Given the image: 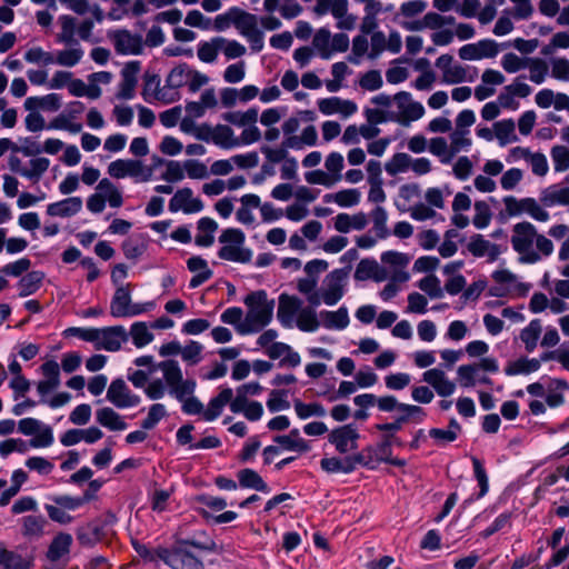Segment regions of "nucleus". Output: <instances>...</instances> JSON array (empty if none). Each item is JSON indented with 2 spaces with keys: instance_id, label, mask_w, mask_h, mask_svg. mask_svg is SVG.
<instances>
[{
  "instance_id": "52",
  "label": "nucleus",
  "mask_w": 569,
  "mask_h": 569,
  "mask_svg": "<svg viewBox=\"0 0 569 569\" xmlns=\"http://www.w3.org/2000/svg\"><path fill=\"white\" fill-rule=\"evenodd\" d=\"M293 408L299 419L306 420L311 417L322 418L327 415L326 408L320 402L305 403L301 400H295Z\"/></svg>"
},
{
  "instance_id": "4",
  "label": "nucleus",
  "mask_w": 569,
  "mask_h": 569,
  "mask_svg": "<svg viewBox=\"0 0 569 569\" xmlns=\"http://www.w3.org/2000/svg\"><path fill=\"white\" fill-rule=\"evenodd\" d=\"M150 375V382L144 388L150 399H160L166 393L178 398V362L176 360L168 359L159 362L156 367H151Z\"/></svg>"
},
{
  "instance_id": "43",
  "label": "nucleus",
  "mask_w": 569,
  "mask_h": 569,
  "mask_svg": "<svg viewBox=\"0 0 569 569\" xmlns=\"http://www.w3.org/2000/svg\"><path fill=\"white\" fill-rule=\"evenodd\" d=\"M26 166L24 172H21V177L28 179L32 183H38L42 176L48 171L50 160L44 157H36L29 160Z\"/></svg>"
},
{
  "instance_id": "9",
  "label": "nucleus",
  "mask_w": 569,
  "mask_h": 569,
  "mask_svg": "<svg viewBox=\"0 0 569 569\" xmlns=\"http://www.w3.org/2000/svg\"><path fill=\"white\" fill-rule=\"evenodd\" d=\"M146 305L132 303L129 284L119 286L110 302V313L114 318H129L146 312Z\"/></svg>"
},
{
  "instance_id": "63",
  "label": "nucleus",
  "mask_w": 569,
  "mask_h": 569,
  "mask_svg": "<svg viewBox=\"0 0 569 569\" xmlns=\"http://www.w3.org/2000/svg\"><path fill=\"white\" fill-rule=\"evenodd\" d=\"M0 566L4 569H28L22 557L0 546Z\"/></svg>"
},
{
  "instance_id": "64",
  "label": "nucleus",
  "mask_w": 569,
  "mask_h": 569,
  "mask_svg": "<svg viewBox=\"0 0 569 569\" xmlns=\"http://www.w3.org/2000/svg\"><path fill=\"white\" fill-rule=\"evenodd\" d=\"M556 172H563L569 169V149L565 146H555L550 151Z\"/></svg>"
},
{
  "instance_id": "49",
  "label": "nucleus",
  "mask_w": 569,
  "mask_h": 569,
  "mask_svg": "<svg viewBox=\"0 0 569 569\" xmlns=\"http://www.w3.org/2000/svg\"><path fill=\"white\" fill-rule=\"evenodd\" d=\"M541 331L542 327L539 319L531 320L528 326L520 331V340L523 342L528 352H532L537 348Z\"/></svg>"
},
{
  "instance_id": "57",
  "label": "nucleus",
  "mask_w": 569,
  "mask_h": 569,
  "mask_svg": "<svg viewBox=\"0 0 569 569\" xmlns=\"http://www.w3.org/2000/svg\"><path fill=\"white\" fill-rule=\"evenodd\" d=\"M493 128L495 134L502 146L517 141V136L515 134L516 126L513 120L503 119L496 122Z\"/></svg>"
},
{
  "instance_id": "18",
  "label": "nucleus",
  "mask_w": 569,
  "mask_h": 569,
  "mask_svg": "<svg viewBox=\"0 0 569 569\" xmlns=\"http://www.w3.org/2000/svg\"><path fill=\"white\" fill-rule=\"evenodd\" d=\"M110 38L118 53L138 54L141 52L142 37L139 34H132L128 30H118L114 31Z\"/></svg>"
},
{
  "instance_id": "36",
  "label": "nucleus",
  "mask_w": 569,
  "mask_h": 569,
  "mask_svg": "<svg viewBox=\"0 0 569 569\" xmlns=\"http://www.w3.org/2000/svg\"><path fill=\"white\" fill-rule=\"evenodd\" d=\"M211 143L221 149L231 150L238 148L233 130L227 124H217L212 127Z\"/></svg>"
},
{
  "instance_id": "61",
  "label": "nucleus",
  "mask_w": 569,
  "mask_h": 569,
  "mask_svg": "<svg viewBox=\"0 0 569 569\" xmlns=\"http://www.w3.org/2000/svg\"><path fill=\"white\" fill-rule=\"evenodd\" d=\"M147 246L140 238H128L122 243L123 254L127 259L137 261L146 251Z\"/></svg>"
},
{
  "instance_id": "35",
  "label": "nucleus",
  "mask_w": 569,
  "mask_h": 569,
  "mask_svg": "<svg viewBox=\"0 0 569 569\" xmlns=\"http://www.w3.org/2000/svg\"><path fill=\"white\" fill-rule=\"evenodd\" d=\"M72 536L67 532H59L50 542L47 558L54 562L70 552Z\"/></svg>"
},
{
  "instance_id": "39",
  "label": "nucleus",
  "mask_w": 569,
  "mask_h": 569,
  "mask_svg": "<svg viewBox=\"0 0 569 569\" xmlns=\"http://www.w3.org/2000/svg\"><path fill=\"white\" fill-rule=\"evenodd\" d=\"M553 291L558 298L549 300L548 308L553 313H561L568 309V305L563 299H569V279L556 280L553 282Z\"/></svg>"
},
{
  "instance_id": "42",
  "label": "nucleus",
  "mask_w": 569,
  "mask_h": 569,
  "mask_svg": "<svg viewBox=\"0 0 569 569\" xmlns=\"http://www.w3.org/2000/svg\"><path fill=\"white\" fill-rule=\"evenodd\" d=\"M318 141V132L315 126L306 127L300 136L286 138V146L292 150H302L305 147H313Z\"/></svg>"
},
{
  "instance_id": "53",
  "label": "nucleus",
  "mask_w": 569,
  "mask_h": 569,
  "mask_svg": "<svg viewBox=\"0 0 569 569\" xmlns=\"http://www.w3.org/2000/svg\"><path fill=\"white\" fill-rule=\"evenodd\" d=\"M131 337L137 348H143L153 340V335L146 322L138 321L132 323L128 337Z\"/></svg>"
},
{
  "instance_id": "32",
  "label": "nucleus",
  "mask_w": 569,
  "mask_h": 569,
  "mask_svg": "<svg viewBox=\"0 0 569 569\" xmlns=\"http://www.w3.org/2000/svg\"><path fill=\"white\" fill-rule=\"evenodd\" d=\"M96 420L100 426L111 431H122L128 428V425L123 418L110 407L98 409L96 411Z\"/></svg>"
},
{
  "instance_id": "17",
  "label": "nucleus",
  "mask_w": 569,
  "mask_h": 569,
  "mask_svg": "<svg viewBox=\"0 0 569 569\" xmlns=\"http://www.w3.org/2000/svg\"><path fill=\"white\" fill-rule=\"evenodd\" d=\"M422 380L430 385L438 396L449 397L456 391V383L451 381L440 368H432L422 373Z\"/></svg>"
},
{
  "instance_id": "11",
  "label": "nucleus",
  "mask_w": 569,
  "mask_h": 569,
  "mask_svg": "<svg viewBox=\"0 0 569 569\" xmlns=\"http://www.w3.org/2000/svg\"><path fill=\"white\" fill-rule=\"evenodd\" d=\"M348 270L335 269L327 274L322 289V301L327 306L337 305L345 296Z\"/></svg>"
},
{
  "instance_id": "1",
  "label": "nucleus",
  "mask_w": 569,
  "mask_h": 569,
  "mask_svg": "<svg viewBox=\"0 0 569 569\" xmlns=\"http://www.w3.org/2000/svg\"><path fill=\"white\" fill-rule=\"evenodd\" d=\"M510 243L519 254L521 263H537L553 252L552 241L538 233L536 226L528 221L518 222L512 227Z\"/></svg>"
},
{
  "instance_id": "10",
  "label": "nucleus",
  "mask_w": 569,
  "mask_h": 569,
  "mask_svg": "<svg viewBox=\"0 0 569 569\" xmlns=\"http://www.w3.org/2000/svg\"><path fill=\"white\" fill-rule=\"evenodd\" d=\"M393 100L398 108V111L395 112L393 121L406 126L423 117V106L418 101H413L411 93L400 91L393 96Z\"/></svg>"
},
{
  "instance_id": "25",
  "label": "nucleus",
  "mask_w": 569,
  "mask_h": 569,
  "mask_svg": "<svg viewBox=\"0 0 569 569\" xmlns=\"http://www.w3.org/2000/svg\"><path fill=\"white\" fill-rule=\"evenodd\" d=\"M273 441L286 451L305 453L311 449L309 442L300 436L297 428L291 429L288 435L276 436Z\"/></svg>"
},
{
  "instance_id": "8",
  "label": "nucleus",
  "mask_w": 569,
  "mask_h": 569,
  "mask_svg": "<svg viewBox=\"0 0 569 569\" xmlns=\"http://www.w3.org/2000/svg\"><path fill=\"white\" fill-rule=\"evenodd\" d=\"M360 432L356 423L338 426L328 432V442L340 455H347L358 449Z\"/></svg>"
},
{
  "instance_id": "55",
  "label": "nucleus",
  "mask_w": 569,
  "mask_h": 569,
  "mask_svg": "<svg viewBox=\"0 0 569 569\" xmlns=\"http://www.w3.org/2000/svg\"><path fill=\"white\" fill-rule=\"evenodd\" d=\"M312 46L322 59H329L332 56L331 33L328 29H319L312 39Z\"/></svg>"
},
{
  "instance_id": "19",
  "label": "nucleus",
  "mask_w": 569,
  "mask_h": 569,
  "mask_svg": "<svg viewBox=\"0 0 569 569\" xmlns=\"http://www.w3.org/2000/svg\"><path fill=\"white\" fill-rule=\"evenodd\" d=\"M20 532L29 541L39 540L46 535L47 519L42 515H28L19 519Z\"/></svg>"
},
{
  "instance_id": "31",
  "label": "nucleus",
  "mask_w": 569,
  "mask_h": 569,
  "mask_svg": "<svg viewBox=\"0 0 569 569\" xmlns=\"http://www.w3.org/2000/svg\"><path fill=\"white\" fill-rule=\"evenodd\" d=\"M478 78V69L476 67L462 66L453 63L446 72L442 82L447 84H456L461 82H473Z\"/></svg>"
},
{
  "instance_id": "46",
  "label": "nucleus",
  "mask_w": 569,
  "mask_h": 569,
  "mask_svg": "<svg viewBox=\"0 0 569 569\" xmlns=\"http://www.w3.org/2000/svg\"><path fill=\"white\" fill-rule=\"evenodd\" d=\"M258 108H249L246 111H229L222 114V119L237 127L254 124L258 120Z\"/></svg>"
},
{
  "instance_id": "44",
  "label": "nucleus",
  "mask_w": 569,
  "mask_h": 569,
  "mask_svg": "<svg viewBox=\"0 0 569 569\" xmlns=\"http://www.w3.org/2000/svg\"><path fill=\"white\" fill-rule=\"evenodd\" d=\"M361 193L358 189H346L336 193H327L323 201L335 202L341 208H350L359 203Z\"/></svg>"
},
{
  "instance_id": "21",
  "label": "nucleus",
  "mask_w": 569,
  "mask_h": 569,
  "mask_svg": "<svg viewBox=\"0 0 569 569\" xmlns=\"http://www.w3.org/2000/svg\"><path fill=\"white\" fill-rule=\"evenodd\" d=\"M468 250L475 257H487L489 262L496 261L501 253L497 243L485 239L481 234H476L470 239Z\"/></svg>"
},
{
  "instance_id": "48",
  "label": "nucleus",
  "mask_w": 569,
  "mask_h": 569,
  "mask_svg": "<svg viewBox=\"0 0 569 569\" xmlns=\"http://www.w3.org/2000/svg\"><path fill=\"white\" fill-rule=\"evenodd\" d=\"M217 222L208 217H203L198 221V233L194 238L196 244L200 247H209L213 242V232L217 230Z\"/></svg>"
},
{
  "instance_id": "26",
  "label": "nucleus",
  "mask_w": 569,
  "mask_h": 569,
  "mask_svg": "<svg viewBox=\"0 0 569 569\" xmlns=\"http://www.w3.org/2000/svg\"><path fill=\"white\" fill-rule=\"evenodd\" d=\"M233 400V391L231 388L226 387L221 389V391L213 397L208 407L203 411V420L213 421L216 420L222 412L223 408Z\"/></svg>"
},
{
  "instance_id": "45",
  "label": "nucleus",
  "mask_w": 569,
  "mask_h": 569,
  "mask_svg": "<svg viewBox=\"0 0 569 569\" xmlns=\"http://www.w3.org/2000/svg\"><path fill=\"white\" fill-rule=\"evenodd\" d=\"M469 130H455L450 136V151L447 157L441 159V162L447 164L451 161L453 156L462 150H468L471 146V139L468 137Z\"/></svg>"
},
{
  "instance_id": "29",
  "label": "nucleus",
  "mask_w": 569,
  "mask_h": 569,
  "mask_svg": "<svg viewBox=\"0 0 569 569\" xmlns=\"http://www.w3.org/2000/svg\"><path fill=\"white\" fill-rule=\"evenodd\" d=\"M188 269L194 273L190 279L189 288L194 289L208 281L212 277V271L208 262L201 257H191L187 261Z\"/></svg>"
},
{
  "instance_id": "30",
  "label": "nucleus",
  "mask_w": 569,
  "mask_h": 569,
  "mask_svg": "<svg viewBox=\"0 0 569 569\" xmlns=\"http://www.w3.org/2000/svg\"><path fill=\"white\" fill-rule=\"evenodd\" d=\"M67 48L58 50L53 54V63L72 68L77 66L84 56V50L80 43H68Z\"/></svg>"
},
{
  "instance_id": "58",
  "label": "nucleus",
  "mask_w": 569,
  "mask_h": 569,
  "mask_svg": "<svg viewBox=\"0 0 569 569\" xmlns=\"http://www.w3.org/2000/svg\"><path fill=\"white\" fill-rule=\"evenodd\" d=\"M471 460L475 479L477 480L479 487V492L477 493L476 499H481L489 491V478L481 460L476 457H472Z\"/></svg>"
},
{
  "instance_id": "15",
  "label": "nucleus",
  "mask_w": 569,
  "mask_h": 569,
  "mask_svg": "<svg viewBox=\"0 0 569 569\" xmlns=\"http://www.w3.org/2000/svg\"><path fill=\"white\" fill-rule=\"evenodd\" d=\"M302 303V300L296 296H289L287 293L279 296L277 318L282 327L292 328L295 326V320Z\"/></svg>"
},
{
  "instance_id": "20",
  "label": "nucleus",
  "mask_w": 569,
  "mask_h": 569,
  "mask_svg": "<svg viewBox=\"0 0 569 569\" xmlns=\"http://www.w3.org/2000/svg\"><path fill=\"white\" fill-rule=\"evenodd\" d=\"M82 199L80 197H69L47 206V214L50 217L70 218L82 210Z\"/></svg>"
},
{
  "instance_id": "12",
  "label": "nucleus",
  "mask_w": 569,
  "mask_h": 569,
  "mask_svg": "<svg viewBox=\"0 0 569 569\" xmlns=\"http://www.w3.org/2000/svg\"><path fill=\"white\" fill-rule=\"evenodd\" d=\"M106 398L118 409L132 408L140 403V397L132 393L121 378L111 381Z\"/></svg>"
},
{
  "instance_id": "6",
  "label": "nucleus",
  "mask_w": 569,
  "mask_h": 569,
  "mask_svg": "<svg viewBox=\"0 0 569 569\" xmlns=\"http://www.w3.org/2000/svg\"><path fill=\"white\" fill-rule=\"evenodd\" d=\"M246 237L240 229L228 228L222 231L219 242L222 244L218 257L222 260L248 263L252 258V251L243 247Z\"/></svg>"
},
{
  "instance_id": "7",
  "label": "nucleus",
  "mask_w": 569,
  "mask_h": 569,
  "mask_svg": "<svg viewBox=\"0 0 569 569\" xmlns=\"http://www.w3.org/2000/svg\"><path fill=\"white\" fill-rule=\"evenodd\" d=\"M127 177L138 178L143 177V180H148L152 172L158 170L160 167H166V171L161 173V177L169 181L174 182L178 180V162L168 161L158 156H152L151 166L144 167L140 160L124 159Z\"/></svg>"
},
{
  "instance_id": "41",
  "label": "nucleus",
  "mask_w": 569,
  "mask_h": 569,
  "mask_svg": "<svg viewBox=\"0 0 569 569\" xmlns=\"http://www.w3.org/2000/svg\"><path fill=\"white\" fill-rule=\"evenodd\" d=\"M295 326L303 332H315L321 326L317 312L311 307H301L295 320Z\"/></svg>"
},
{
  "instance_id": "50",
  "label": "nucleus",
  "mask_w": 569,
  "mask_h": 569,
  "mask_svg": "<svg viewBox=\"0 0 569 569\" xmlns=\"http://www.w3.org/2000/svg\"><path fill=\"white\" fill-rule=\"evenodd\" d=\"M44 274L41 271L27 272L18 282L19 296L28 297L33 295L42 284Z\"/></svg>"
},
{
  "instance_id": "16",
  "label": "nucleus",
  "mask_w": 569,
  "mask_h": 569,
  "mask_svg": "<svg viewBox=\"0 0 569 569\" xmlns=\"http://www.w3.org/2000/svg\"><path fill=\"white\" fill-rule=\"evenodd\" d=\"M140 62H128L121 70V81L116 97L120 100H131L136 94Z\"/></svg>"
},
{
  "instance_id": "3",
  "label": "nucleus",
  "mask_w": 569,
  "mask_h": 569,
  "mask_svg": "<svg viewBox=\"0 0 569 569\" xmlns=\"http://www.w3.org/2000/svg\"><path fill=\"white\" fill-rule=\"evenodd\" d=\"M217 550L216 541L206 530L180 538V569H204L202 556Z\"/></svg>"
},
{
  "instance_id": "34",
  "label": "nucleus",
  "mask_w": 569,
  "mask_h": 569,
  "mask_svg": "<svg viewBox=\"0 0 569 569\" xmlns=\"http://www.w3.org/2000/svg\"><path fill=\"white\" fill-rule=\"evenodd\" d=\"M237 478L241 488L253 489L263 493L271 491L268 483L262 477L253 469L244 468L238 471Z\"/></svg>"
},
{
  "instance_id": "37",
  "label": "nucleus",
  "mask_w": 569,
  "mask_h": 569,
  "mask_svg": "<svg viewBox=\"0 0 569 569\" xmlns=\"http://www.w3.org/2000/svg\"><path fill=\"white\" fill-rule=\"evenodd\" d=\"M209 78L198 71L184 70V66L180 64V87H184L191 94L198 92L204 84H207Z\"/></svg>"
},
{
  "instance_id": "59",
  "label": "nucleus",
  "mask_w": 569,
  "mask_h": 569,
  "mask_svg": "<svg viewBox=\"0 0 569 569\" xmlns=\"http://www.w3.org/2000/svg\"><path fill=\"white\" fill-rule=\"evenodd\" d=\"M203 209V203L200 198L192 196L189 188L180 189V211L184 213H197Z\"/></svg>"
},
{
  "instance_id": "56",
  "label": "nucleus",
  "mask_w": 569,
  "mask_h": 569,
  "mask_svg": "<svg viewBox=\"0 0 569 569\" xmlns=\"http://www.w3.org/2000/svg\"><path fill=\"white\" fill-rule=\"evenodd\" d=\"M412 158L408 153L398 152L386 163L385 169L389 176H397L410 169Z\"/></svg>"
},
{
  "instance_id": "54",
  "label": "nucleus",
  "mask_w": 569,
  "mask_h": 569,
  "mask_svg": "<svg viewBox=\"0 0 569 569\" xmlns=\"http://www.w3.org/2000/svg\"><path fill=\"white\" fill-rule=\"evenodd\" d=\"M224 38L218 37L212 39L211 42H201L198 47V58L202 62L211 63L217 59L219 50H221Z\"/></svg>"
},
{
  "instance_id": "47",
  "label": "nucleus",
  "mask_w": 569,
  "mask_h": 569,
  "mask_svg": "<svg viewBox=\"0 0 569 569\" xmlns=\"http://www.w3.org/2000/svg\"><path fill=\"white\" fill-rule=\"evenodd\" d=\"M263 388L259 382L243 383L237 388V393L230 403V410L233 413H238L241 409L242 401H249V396H258L262 392Z\"/></svg>"
},
{
  "instance_id": "5",
  "label": "nucleus",
  "mask_w": 569,
  "mask_h": 569,
  "mask_svg": "<svg viewBox=\"0 0 569 569\" xmlns=\"http://www.w3.org/2000/svg\"><path fill=\"white\" fill-rule=\"evenodd\" d=\"M60 31L56 34V42L80 43L79 40L86 42H93V21L91 19H83L78 21L77 18L70 14H61L58 18Z\"/></svg>"
},
{
  "instance_id": "60",
  "label": "nucleus",
  "mask_w": 569,
  "mask_h": 569,
  "mask_svg": "<svg viewBox=\"0 0 569 569\" xmlns=\"http://www.w3.org/2000/svg\"><path fill=\"white\" fill-rule=\"evenodd\" d=\"M202 350L200 342L190 340L183 347L180 346V357L188 365H197L202 360Z\"/></svg>"
},
{
  "instance_id": "24",
  "label": "nucleus",
  "mask_w": 569,
  "mask_h": 569,
  "mask_svg": "<svg viewBox=\"0 0 569 569\" xmlns=\"http://www.w3.org/2000/svg\"><path fill=\"white\" fill-rule=\"evenodd\" d=\"M540 202L547 208L569 204V187L551 184L540 192Z\"/></svg>"
},
{
  "instance_id": "23",
  "label": "nucleus",
  "mask_w": 569,
  "mask_h": 569,
  "mask_svg": "<svg viewBox=\"0 0 569 569\" xmlns=\"http://www.w3.org/2000/svg\"><path fill=\"white\" fill-rule=\"evenodd\" d=\"M218 104L216 91L213 88L206 89L199 101L187 102L186 112L188 118H201L207 109H213Z\"/></svg>"
},
{
  "instance_id": "40",
  "label": "nucleus",
  "mask_w": 569,
  "mask_h": 569,
  "mask_svg": "<svg viewBox=\"0 0 569 569\" xmlns=\"http://www.w3.org/2000/svg\"><path fill=\"white\" fill-rule=\"evenodd\" d=\"M97 192L109 203L112 208H119L123 203L121 191L117 186L107 178L101 179L96 188Z\"/></svg>"
},
{
  "instance_id": "14",
  "label": "nucleus",
  "mask_w": 569,
  "mask_h": 569,
  "mask_svg": "<svg viewBox=\"0 0 569 569\" xmlns=\"http://www.w3.org/2000/svg\"><path fill=\"white\" fill-rule=\"evenodd\" d=\"M141 94L149 103L156 100L169 103L177 99L178 90L177 88H160V79L157 76H147Z\"/></svg>"
},
{
  "instance_id": "22",
  "label": "nucleus",
  "mask_w": 569,
  "mask_h": 569,
  "mask_svg": "<svg viewBox=\"0 0 569 569\" xmlns=\"http://www.w3.org/2000/svg\"><path fill=\"white\" fill-rule=\"evenodd\" d=\"M321 326L327 330H343L350 323L348 308L346 306L339 307L335 311L322 310L319 313Z\"/></svg>"
},
{
  "instance_id": "2",
  "label": "nucleus",
  "mask_w": 569,
  "mask_h": 569,
  "mask_svg": "<svg viewBox=\"0 0 569 569\" xmlns=\"http://www.w3.org/2000/svg\"><path fill=\"white\" fill-rule=\"evenodd\" d=\"M247 313L239 328L240 335L257 333L267 327L273 317L274 300L268 299L264 290H257L243 299Z\"/></svg>"
},
{
  "instance_id": "28",
  "label": "nucleus",
  "mask_w": 569,
  "mask_h": 569,
  "mask_svg": "<svg viewBox=\"0 0 569 569\" xmlns=\"http://www.w3.org/2000/svg\"><path fill=\"white\" fill-rule=\"evenodd\" d=\"M483 371H478L476 367L460 366L457 370V376L460 386L463 388H472L476 385L492 386V380Z\"/></svg>"
},
{
  "instance_id": "33",
  "label": "nucleus",
  "mask_w": 569,
  "mask_h": 569,
  "mask_svg": "<svg viewBox=\"0 0 569 569\" xmlns=\"http://www.w3.org/2000/svg\"><path fill=\"white\" fill-rule=\"evenodd\" d=\"M521 152V159L527 161L533 174L543 177L548 173L549 166L547 157L541 152H531L527 148L516 147L512 149V153Z\"/></svg>"
},
{
  "instance_id": "27",
  "label": "nucleus",
  "mask_w": 569,
  "mask_h": 569,
  "mask_svg": "<svg viewBox=\"0 0 569 569\" xmlns=\"http://www.w3.org/2000/svg\"><path fill=\"white\" fill-rule=\"evenodd\" d=\"M335 229L341 233H348L351 230H362L368 224L367 216L363 212L356 214L338 213L335 219Z\"/></svg>"
},
{
  "instance_id": "13",
  "label": "nucleus",
  "mask_w": 569,
  "mask_h": 569,
  "mask_svg": "<svg viewBox=\"0 0 569 569\" xmlns=\"http://www.w3.org/2000/svg\"><path fill=\"white\" fill-rule=\"evenodd\" d=\"M128 341V332L123 326L98 328V338L94 342L97 350L116 352Z\"/></svg>"
},
{
  "instance_id": "38",
  "label": "nucleus",
  "mask_w": 569,
  "mask_h": 569,
  "mask_svg": "<svg viewBox=\"0 0 569 569\" xmlns=\"http://www.w3.org/2000/svg\"><path fill=\"white\" fill-rule=\"evenodd\" d=\"M540 369V360L536 358L521 357L515 361L509 362L503 371L507 376L529 375Z\"/></svg>"
},
{
  "instance_id": "62",
  "label": "nucleus",
  "mask_w": 569,
  "mask_h": 569,
  "mask_svg": "<svg viewBox=\"0 0 569 569\" xmlns=\"http://www.w3.org/2000/svg\"><path fill=\"white\" fill-rule=\"evenodd\" d=\"M542 203L535 198L527 197L525 201L523 213L530 216L533 220L546 222L550 219L549 212L543 208Z\"/></svg>"
},
{
  "instance_id": "51",
  "label": "nucleus",
  "mask_w": 569,
  "mask_h": 569,
  "mask_svg": "<svg viewBox=\"0 0 569 569\" xmlns=\"http://www.w3.org/2000/svg\"><path fill=\"white\" fill-rule=\"evenodd\" d=\"M233 24L242 37L249 36L260 30L258 28L259 17L247 11H241L234 18Z\"/></svg>"
}]
</instances>
